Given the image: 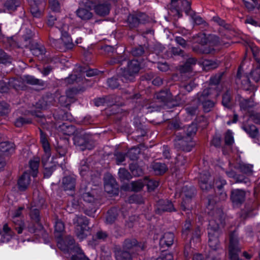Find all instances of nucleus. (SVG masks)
<instances>
[{
  "label": "nucleus",
  "mask_w": 260,
  "mask_h": 260,
  "mask_svg": "<svg viewBox=\"0 0 260 260\" xmlns=\"http://www.w3.org/2000/svg\"><path fill=\"white\" fill-rule=\"evenodd\" d=\"M213 201L209 199L208 209L210 216L209 225L207 229L208 234V245L213 251L218 250L220 247L218 237L221 233L220 225L224 223V215L221 209L217 207H213Z\"/></svg>",
  "instance_id": "obj_1"
},
{
  "label": "nucleus",
  "mask_w": 260,
  "mask_h": 260,
  "mask_svg": "<svg viewBox=\"0 0 260 260\" xmlns=\"http://www.w3.org/2000/svg\"><path fill=\"white\" fill-rule=\"evenodd\" d=\"M197 131L196 124H191L188 125L183 134L179 133L176 135L175 146L183 151H190L195 145L192 140Z\"/></svg>",
  "instance_id": "obj_2"
},
{
  "label": "nucleus",
  "mask_w": 260,
  "mask_h": 260,
  "mask_svg": "<svg viewBox=\"0 0 260 260\" xmlns=\"http://www.w3.org/2000/svg\"><path fill=\"white\" fill-rule=\"evenodd\" d=\"M140 69V63L137 60L133 59L128 61L127 67L121 69L120 80L123 82H133L135 75L138 73Z\"/></svg>",
  "instance_id": "obj_3"
},
{
  "label": "nucleus",
  "mask_w": 260,
  "mask_h": 260,
  "mask_svg": "<svg viewBox=\"0 0 260 260\" xmlns=\"http://www.w3.org/2000/svg\"><path fill=\"white\" fill-rule=\"evenodd\" d=\"M211 88L205 89L201 93L197 94L198 101L202 104L204 111L209 112L214 107L215 103L212 100L208 99L213 92Z\"/></svg>",
  "instance_id": "obj_4"
},
{
  "label": "nucleus",
  "mask_w": 260,
  "mask_h": 260,
  "mask_svg": "<svg viewBox=\"0 0 260 260\" xmlns=\"http://www.w3.org/2000/svg\"><path fill=\"white\" fill-rule=\"evenodd\" d=\"M74 144L82 151L91 150L94 147V143L90 136L87 134L81 136L76 135L74 138Z\"/></svg>",
  "instance_id": "obj_5"
},
{
  "label": "nucleus",
  "mask_w": 260,
  "mask_h": 260,
  "mask_svg": "<svg viewBox=\"0 0 260 260\" xmlns=\"http://www.w3.org/2000/svg\"><path fill=\"white\" fill-rule=\"evenodd\" d=\"M193 195L194 190L186 186H183L182 188L181 191L179 193L176 192L175 196H178L182 199L181 207L183 210L185 211L188 208L189 206L187 204L190 202Z\"/></svg>",
  "instance_id": "obj_6"
},
{
  "label": "nucleus",
  "mask_w": 260,
  "mask_h": 260,
  "mask_svg": "<svg viewBox=\"0 0 260 260\" xmlns=\"http://www.w3.org/2000/svg\"><path fill=\"white\" fill-rule=\"evenodd\" d=\"M15 145L13 143L4 142L0 143V169L5 165L4 157L14 152Z\"/></svg>",
  "instance_id": "obj_7"
},
{
  "label": "nucleus",
  "mask_w": 260,
  "mask_h": 260,
  "mask_svg": "<svg viewBox=\"0 0 260 260\" xmlns=\"http://www.w3.org/2000/svg\"><path fill=\"white\" fill-rule=\"evenodd\" d=\"M147 18L146 14L142 12H135L129 14L127 18L129 27L131 28L137 27L139 24L146 21Z\"/></svg>",
  "instance_id": "obj_8"
},
{
  "label": "nucleus",
  "mask_w": 260,
  "mask_h": 260,
  "mask_svg": "<svg viewBox=\"0 0 260 260\" xmlns=\"http://www.w3.org/2000/svg\"><path fill=\"white\" fill-rule=\"evenodd\" d=\"M171 11L174 12L179 18L181 17L182 15L181 12L184 11L187 15H192L191 13V3L187 0H181L180 5L177 7L171 8Z\"/></svg>",
  "instance_id": "obj_9"
},
{
  "label": "nucleus",
  "mask_w": 260,
  "mask_h": 260,
  "mask_svg": "<svg viewBox=\"0 0 260 260\" xmlns=\"http://www.w3.org/2000/svg\"><path fill=\"white\" fill-rule=\"evenodd\" d=\"M56 27L61 34V40L64 47L68 49H72L73 47L74 44L71 37L67 32L68 26L66 24H63L62 27H60V25H56Z\"/></svg>",
  "instance_id": "obj_10"
},
{
  "label": "nucleus",
  "mask_w": 260,
  "mask_h": 260,
  "mask_svg": "<svg viewBox=\"0 0 260 260\" xmlns=\"http://www.w3.org/2000/svg\"><path fill=\"white\" fill-rule=\"evenodd\" d=\"M176 209L172 202L169 200H159L157 203L156 212L161 214L164 212L175 211Z\"/></svg>",
  "instance_id": "obj_11"
},
{
  "label": "nucleus",
  "mask_w": 260,
  "mask_h": 260,
  "mask_svg": "<svg viewBox=\"0 0 260 260\" xmlns=\"http://www.w3.org/2000/svg\"><path fill=\"white\" fill-rule=\"evenodd\" d=\"M231 199L235 205H241L245 201V192L239 189L233 190L231 192Z\"/></svg>",
  "instance_id": "obj_12"
},
{
  "label": "nucleus",
  "mask_w": 260,
  "mask_h": 260,
  "mask_svg": "<svg viewBox=\"0 0 260 260\" xmlns=\"http://www.w3.org/2000/svg\"><path fill=\"white\" fill-rule=\"evenodd\" d=\"M62 183L64 190H74L76 186V178L73 175L66 176L62 178Z\"/></svg>",
  "instance_id": "obj_13"
},
{
  "label": "nucleus",
  "mask_w": 260,
  "mask_h": 260,
  "mask_svg": "<svg viewBox=\"0 0 260 260\" xmlns=\"http://www.w3.org/2000/svg\"><path fill=\"white\" fill-rule=\"evenodd\" d=\"M174 235L173 233H165L161 237L159 245L162 248L169 247L174 243Z\"/></svg>",
  "instance_id": "obj_14"
},
{
  "label": "nucleus",
  "mask_w": 260,
  "mask_h": 260,
  "mask_svg": "<svg viewBox=\"0 0 260 260\" xmlns=\"http://www.w3.org/2000/svg\"><path fill=\"white\" fill-rule=\"evenodd\" d=\"M30 182V177L29 174L27 172H24L18 180L17 184L18 189L20 191L25 190Z\"/></svg>",
  "instance_id": "obj_15"
},
{
  "label": "nucleus",
  "mask_w": 260,
  "mask_h": 260,
  "mask_svg": "<svg viewBox=\"0 0 260 260\" xmlns=\"http://www.w3.org/2000/svg\"><path fill=\"white\" fill-rule=\"evenodd\" d=\"M156 99L160 102L167 104L173 100L172 95L168 89L161 90L156 94Z\"/></svg>",
  "instance_id": "obj_16"
},
{
  "label": "nucleus",
  "mask_w": 260,
  "mask_h": 260,
  "mask_svg": "<svg viewBox=\"0 0 260 260\" xmlns=\"http://www.w3.org/2000/svg\"><path fill=\"white\" fill-rule=\"evenodd\" d=\"M197 63L195 58L190 57L187 59L185 63L180 67L179 71L181 74L190 73L192 70V67Z\"/></svg>",
  "instance_id": "obj_17"
},
{
  "label": "nucleus",
  "mask_w": 260,
  "mask_h": 260,
  "mask_svg": "<svg viewBox=\"0 0 260 260\" xmlns=\"http://www.w3.org/2000/svg\"><path fill=\"white\" fill-rule=\"evenodd\" d=\"M94 10L96 14L104 16L109 14L110 10V5L108 3H104L96 5Z\"/></svg>",
  "instance_id": "obj_18"
},
{
  "label": "nucleus",
  "mask_w": 260,
  "mask_h": 260,
  "mask_svg": "<svg viewBox=\"0 0 260 260\" xmlns=\"http://www.w3.org/2000/svg\"><path fill=\"white\" fill-rule=\"evenodd\" d=\"M73 223L76 224V228H89L88 218L83 216H76L73 219Z\"/></svg>",
  "instance_id": "obj_19"
},
{
  "label": "nucleus",
  "mask_w": 260,
  "mask_h": 260,
  "mask_svg": "<svg viewBox=\"0 0 260 260\" xmlns=\"http://www.w3.org/2000/svg\"><path fill=\"white\" fill-rule=\"evenodd\" d=\"M210 176L208 172H205L200 175V185L202 190H208L211 188V186L208 184Z\"/></svg>",
  "instance_id": "obj_20"
},
{
  "label": "nucleus",
  "mask_w": 260,
  "mask_h": 260,
  "mask_svg": "<svg viewBox=\"0 0 260 260\" xmlns=\"http://www.w3.org/2000/svg\"><path fill=\"white\" fill-rule=\"evenodd\" d=\"M77 15L83 20H87L92 17V14L88 9L80 8L76 11Z\"/></svg>",
  "instance_id": "obj_21"
},
{
  "label": "nucleus",
  "mask_w": 260,
  "mask_h": 260,
  "mask_svg": "<svg viewBox=\"0 0 260 260\" xmlns=\"http://www.w3.org/2000/svg\"><path fill=\"white\" fill-rule=\"evenodd\" d=\"M255 105V103L251 98L248 100L243 99L240 102L241 109L245 111H248L251 108L254 107Z\"/></svg>",
  "instance_id": "obj_22"
},
{
  "label": "nucleus",
  "mask_w": 260,
  "mask_h": 260,
  "mask_svg": "<svg viewBox=\"0 0 260 260\" xmlns=\"http://www.w3.org/2000/svg\"><path fill=\"white\" fill-rule=\"evenodd\" d=\"M152 168L154 173L157 175H161L165 173L168 169L165 164L159 162H153Z\"/></svg>",
  "instance_id": "obj_23"
},
{
  "label": "nucleus",
  "mask_w": 260,
  "mask_h": 260,
  "mask_svg": "<svg viewBox=\"0 0 260 260\" xmlns=\"http://www.w3.org/2000/svg\"><path fill=\"white\" fill-rule=\"evenodd\" d=\"M243 0L245 7L249 12L253 11L255 8L258 9L260 12V3L257 0L251 1Z\"/></svg>",
  "instance_id": "obj_24"
},
{
  "label": "nucleus",
  "mask_w": 260,
  "mask_h": 260,
  "mask_svg": "<svg viewBox=\"0 0 260 260\" xmlns=\"http://www.w3.org/2000/svg\"><path fill=\"white\" fill-rule=\"evenodd\" d=\"M40 163V159L38 157H35L30 160L29 162V167L32 170V176L34 177L37 176L38 168Z\"/></svg>",
  "instance_id": "obj_25"
},
{
  "label": "nucleus",
  "mask_w": 260,
  "mask_h": 260,
  "mask_svg": "<svg viewBox=\"0 0 260 260\" xmlns=\"http://www.w3.org/2000/svg\"><path fill=\"white\" fill-rule=\"evenodd\" d=\"M116 260H132L129 252L122 250H117L115 251Z\"/></svg>",
  "instance_id": "obj_26"
},
{
  "label": "nucleus",
  "mask_w": 260,
  "mask_h": 260,
  "mask_svg": "<svg viewBox=\"0 0 260 260\" xmlns=\"http://www.w3.org/2000/svg\"><path fill=\"white\" fill-rule=\"evenodd\" d=\"M32 54L38 57L43 58V55L45 54L46 50L43 46L37 45L30 49Z\"/></svg>",
  "instance_id": "obj_27"
},
{
  "label": "nucleus",
  "mask_w": 260,
  "mask_h": 260,
  "mask_svg": "<svg viewBox=\"0 0 260 260\" xmlns=\"http://www.w3.org/2000/svg\"><path fill=\"white\" fill-rule=\"evenodd\" d=\"M251 78L255 82L260 80V63H256L250 72Z\"/></svg>",
  "instance_id": "obj_28"
},
{
  "label": "nucleus",
  "mask_w": 260,
  "mask_h": 260,
  "mask_svg": "<svg viewBox=\"0 0 260 260\" xmlns=\"http://www.w3.org/2000/svg\"><path fill=\"white\" fill-rule=\"evenodd\" d=\"M23 80L27 84L30 85H43V81L42 80L37 79L35 78L34 76L30 75L24 76L23 78Z\"/></svg>",
  "instance_id": "obj_29"
},
{
  "label": "nucleus",
  "mask_w": 260,
  "mask_h": 260,
  "mask_svg": "<svg viewBox=\"0 0 260 260\" xmlns=\"http://www.w3.org/2000/svg\"><path fill=\"white\" fill-rule=\"evenodd\" d=\"M89 228H76L75 233L77 238L80 240H82L86 238L88 233Z\"/></svg>",
  "instance_id": "obj_30"
},
{
  "label": "nucleus",
  "mask_w": 260,
  "mask_h": 260,
  "mask_svg": "<svg viewBox=\"0 0 260 260\" xmlns=\"http://www.w3.org/2000/svg\"><path fill=\"white\" fill-rule=\"evenodd\" d=\"M117 213L116 209H111L107 212L106 222L109 224L113 223L116 219Z\"/></svg>",
  "instance_id": "obj_31"
},
{
  "label": "nucleus",
  "mask_w": 260,
  "mask_h": 260,
  "mask_svg": "<svg viewBox=\"0 0 260 260\" xmlns=\"http://www.w3.org/2000/svg\"><path fill=\"white\" fill-rule=\"evenodd\" d=\"M231 92L230 90L226 91L222 95V103L224 107L231 108Z\"/></svg>",
  "instance_id": "obj_32"
},
{
  "label": "nucleus",
  "mask_w": 260,
  "mask_h": 260,
  "mask_svg": "<svg viewBox=\"0 0 260 260\" xmlns=\"http://www.w3.org/2000/svg\"><path fill=\"white\" fill-rule=\"evenodd\" d=\"M78 201L75 199L72 198L71 200L68 202L67 206V210L69 213H73L79 208Z\"/></svg>",
  "instance_id": "obj_33"
},
{
  "label": "nucleus",
  "mask_w": 260,
  "mask_h": 260,
  "mask_svg": "<svg viewBox=\"0 0 260 260\" xmlns=\"http://www.w3.org/2000/svg\"><path fill=\"white\" fill-rule=\"evenodd\" d=\"M110 182L105 183V190L109 193H113L114 192L115 190L117 189L115 186V181L113 178H111L110 180Z\"/></svg>",
  "instance_id": "obj_34"
},
{
  "label": "nucleus",
  "mask_w": 260,
  "mask_h": 260,
  "mask_svg": "<svg viewBox=\"0 0 260 260\" xmlns=\"http://www.w3.org/2000/svg\"><path fill=\"white\" fill-rule=\"evenodd\" d=\"M243 128L252 138L256 137L258 134V130L254 125L244 126Z\"/></svg>",
  "instance_id": "obj_35"
},
{
  "label": "nucleus",
  "mask_w": 260,
  "mask_h": 260,
  "mask_svg": "<svg viewBox=\"0 0 260 260\" xmlns=\"http://www.w3.org/2000/svg\"><path fill=\"white\" fill-rule=\"evenodd\" d=\"M40 142L44 150H48L50 149L49 143L48 141L47 136L42 131H40Z\"/></svg>",
  "instance_id": "obj_36"
},
{
  "label": "nucleus",
  "mask_w": 260,
  "mask_h": 260,
  "mask_svg": "<svg viewBox=\"0 0 260 260\" xmlns=\"http://www.w3.org/2000/svg\"><path fill=\"white\" fill-rule=\"evenodd\" d=\"M43 8L39 7L34 4H31L30 12L34 17L39 18L42 16Z\"/></svg>",
  "instance_id": "obj_37"
},
{
  "label": "nucleus",
  "mask_w": 260,
  "mask_h": 260,
  "mask_svg": "<svg viewBox=\"0 0 260 260\" xmlns=\"http://www.w3.org/2000/svg\"><path fill=\"white\" fill-rule=\"evenodd\" d=\"M19 4V0H7L5 4V7L8 10L15 11Z\"/></svg>",
  "instance_id": "obj_38"
},
{
  "label": "nucleus",
  "mask_w": 260,
  "mask_h": 260,
  "mask_svg": "<svg viewBox=\"0 0 260 260\" xmlns=\"http://www.w3.org/2000/svg\"><path fill=\"white\" fill-rule=\"evenodd\" d=\"M137 241L135 239H127L123 242V248L126 250H130L137 246Z\"/></svg>",
  "instance_id": "obj_39"
},
{
  "label": "nucleus",
  "mask_w": 260,
  "mask_h": 260,
  "mask_svg": "<svg viewBox=\"0 0 260 260\" xmlns=\"http://www.w3.org/2000/svg\"><path fill=\"white\" fill-rule=\"evenodd\" d=\"M140 153V149L138 147H134L127 152V155L131 160H136Z\"/></svg>",
  "instance_id": "obj_40"
},
{
  "label": "nucleus",
  "mask_w": 260,
  "mask_h": 260,
  "mask_svg": "<svg viewBox=\"0 0 260 260\" xmlns=\"http://www.w3.org/2000/svg\"><path fill=\"white\" fill-rule=\"evenodd\" d=\"M219 63V61L211 60H205L203 62V66L206 70L214 69L218 67Z\"/></svg>",
  "instance_id": "obj_41"
},
{
  "label": "nucleus",
  "mask_w": 260,
  "mask_h": 260,
  "mask_svg": "<svg viewBox=\"0 0 260 260\" xmlns=\"http://www.w3.org/2000/svg\"><path fill=\"white\" fill-rule=\"evenodd\" d=\"M29 215L30 216L31 219L35 222L38 225L41 227V225L39 224L40 221V212L39 210L36 208L30 209Z\"/></svg>",
  "instance_id": "obj_42"
},
{
  "label": "nucleus",
  "mask_w": 260,
  "mask_h": 260,
  "mask_svg": "<svg viewBox=\"0 0 260 260\" xmlns=\"http://www.w3.org/2000/svg\"><path fill=\"white\" fill-rule=\"evenodd\" d=\"M242 87L245 90H250L255 91L257 90V86L252 85L251 82L248 79L243 80L242 82Z\"/></svg>",
  "instance_id": "obj_43"
},
{
  "label": "nucleus",
  "mask_w": 260,
  "mask_h": 260,
  "mask_svg": "<svg viewBox=\"0 0 260 260\" xmlns=\"http://www.w3.org/2000/svg\"><path fill=\"white\" fill-rule=\"evenodd\" d=\"M132 190L135 192L140 191L144 186V183L142 180L132 182L131 183Z\"/></svg>",
  "instance_id": "obj_44"
},
{
  "label": "nucleus",
  "mask_w": 260,
  "mask_h": 260,
  "mask_svg": "<svg viewBox=\"0 0 260 260\" xmlns=\"http://www.w3.org/2000/svg\"><path fill=\"white\" fill-rule=\"evenodd\" d=\"M253 56L256 63H260V50L256 46L252 45L250 47Z\"/></svg>",
  "instance_id": "obj_45"
},
{
  "label": "nucleus",
  "mask_w": 260,
  "mask_h": 260,
  "mask_svg": "<svg viewBox=\"0 0 260 260\" xmlns=\"http://www.w3.org/2000/svg\"><path fill=\"white\" fill-rule=\"evenodd\" d=\"M145 183L149 191L154 190L159 185L158 181L148 179H146Z\"/></svg>",
  "instance_id": "obj_46"
},
{
  "label": "nucleus",
  "mask_w": 260,
  "mask_h": 260,
  "mask_svg": "<svg viewBox=\"0 0 260 260\" xmlns=\"http://www.w3.org/2000/svg\"><path fill=\"white\" fill-rule=\"evenodd\" d=\"M31 123V119L30 118H26L24 117H19L17 118L15 122V125L17 127H21L24 124H29Z\"/></svg>",
  "instance_id": "obj_47"
},
{
  "label": "nucleus",
  "mask_w": 260,
  "mask_h": 260,
  "mask_svg": "<svg viewBox=\"0 0 260 260\" xmlns=\"http://www.w3.org/2000/svg\"><path fill=\"white\" fill-rule=\"evenodd\" d=\"M118 175L121 180H128L131 178L129 173L124 168L119 170Z\"/></svg>",
  "instance_id": "obj_48"
},
{
  "label": "nucleus",
  "mask_w": 260,
  "mask_h": 260,
  "mask_svg": "<svg viewBox=\"0 0 260 260\" xmlns=\"http://www.w3.org/2000/svg\"><path fill=\"white\" fill-rule=\"evenodd\" d=\"M56 21V18L55 16L51 15L48 17V24L51 26L55 25V27L56 28H58L56 27V25H60V27H62L63 25L65 24L63 22L61 21V22H55V21Z\"/></svg>",
  "instance_id": "obj_49"
},
{
  "label": "nucleus",
  "mask_w": 260,
  "mask_h": 260,
  "mask_svg": "<svg viewBox=\"0 0 260 260\" xmlns=\"http://www.w3.org/2000/svg\"><path fill=\"white\" fill-rule=\"evenodd\" d=\"M226 184V182L225 180L221 177H218L215 180L214 186L215 188L218 189L219 191H220L222 187Z\"/></svg>",
  "instance_id": "obj_50"
},
{
  "label": "nucleus",
  "mask_w": 260,
  "mask_h": 260,
  "mask_svg": "<svg viewBox=\"0 0 260 260\" xmlns=\"http://www.w3.org/2000/svg\"><path fill=\"white\" fill-rule=\"evenodd\" d=\"M128 201L129 203H136L138 204L143 203V199L142 196L138 194H134L131 196Z\"/></svg>",
  "instance_id": "obj_51"
},
{
  "label": "nucleus",
  "mask_w": 260,
  "mask_h": 260,
  "mask_svg": "<svg viewBox=\"0 0 260 260\" xmlns=\"http://www.w3.org/2000/svg\"><path fill=\"white\" fill-rule=\"evenodd\" d=\"M11 62V58L3 50L0 49V63L6 64Z\"/></svg>",
  "instance_id": "obj_52"
},
{
  "label": "nucleus",
  "mask_w": 260,
  "mask_h": 260,
  "mask_svg": "<svg viewBox=\"0 0 260 260\" xmlns=\"http://www.w3.org/2000/svg\"><path fill=\"white\" fill-rule=\"evenodd\" d=\"M107 83L109 87L113 89L118 88L120 85L119 79L116 78L109 79Z\"/></svg>",
  "instance_id": "obj_53"
},
{
  "label": "nucleus",
  "mask_w": 260,
  "mask_h": 260,
  "mask_svg": "<svg viewBox=\"0 0 260 260\" xmlns=\"http://www.w3.org/2000/svg\"><path fill=\"white\" fill-rule=\"evenodd\" d=\"M3 236L4 237L7 236V240H9L13 235V232H12L11 229L8 226L7 224H5L3 228L2 231Z\"/></svg>",
  "instance_id": "obj_54"
},
{
  "label": "nucleus",
  "mask_w": 260,
  "mask_h": 260,
  "mask_svg": "<svg viewBox=\"0 0 260 260\" xmlns=\"http://www.w3.org/2000/svg\"><path fill=\"white\" fill-rule=\"evenodd\" d=\"M50 8L54 12H58L60 10V4L57 0H50L49 2Z\"/></svg>",
  "instance_id": "obj_55"
},
{
  "label": "nucleus",
  "mask_w": 260,
  "mask_h": 260,
  "mask_svg": "<svg viewBox=\"0 0 260 260\" xmlns=\"http://www.w3.org/2000/svg\"><path fill=\"white\" fill-rule=\"evenodd\" d=\"M224 141L226 145H232L234 142V138L232 132L230 130H228L224 136Z\"/></svg>",
  "instance_id": "obj_56"
},
{
  "label": "nucleus",
  "mask_w": 260,
  "mask_h": 260,
  "mask_svg": "<svg viewBox=\"0 0 260 260\" xmlns=\"http://www.w3.org/2000/svg\"><path fill=\"white\" fill-rule=\"evenodd\" d=\"M43 166L44 168V177L46 178H49L51 175L52 172L54 170V166L52 164L49 165H45Z\"/></svg>",
  "instance_id": "obj_57"
},
{
  "label": "nucleus",
  "mask_w": 260,
  "mask_h": 260,
  "mask_svg": "<svg viewBox=\"0 0 260 260\" xmlns=\"http://www.w3.org/2000/svg\"><path fill=\"white\" fill-rule=\"evenodd\" d=\"M44 154L42 156V161L43 166H47L50 165L51 163H49L48 161L51 156L50 149L48 150H44Z\"/></svg>",
  "instance_id": "obj_58"
},
{
  "label": "nucleus",
  "mask_w": 260,
  "mask_h": 260,
  "mask_svg": "<svg viewBox=\"0 0 260 260\" xmlns=\"http://www.w3.org/2000/svg\"><path fill=\"white\" fill-rule=\"evenodd\" d=\"M81 78L78 77L76 75H71L65 79V82L67 84H72L75 82H78L80 81Z\"/></svg>",
  "instance_id": "obj_59"
},
{
  "label": "nucleus",
  "mask_w": 260,
  "mask_h": 260,
  "mask_svg": "<svg viewBox=\"0 0 260 260\" xmlns=\"http://www.w3.org/2000/svg\"><path fill=\"white\" fill-rule=\"evenodd\" d=\"M82 197L83 200L87 203H93L95 201L94 196L89 192L83 193Z\"/></svg>",
  "instance_id": "obj_60"
},
{
  "label": "nucleus",
  "mask_w": 260,
  "mask_h": 260,
  "mask_svg": "<svg viewBox=\"0 0 260 260\" xmlns=\"http://www.w3.org/2000/svg\"><path fill=\"white\" fill-rule=\"evenodd\" d=\"M54 228L55 232L61 233L64 230V223L60 220L57 219L55 221Z\"/></svg>",
  "instance_id": "obj_61"
},
{
  "label": "nucleus",
  "mask_w": 260,
  "mask_h": 260,
  "mask_svg": "<svg viewBox=\"0 0 260 260\" xmlns=\"http://www.w3.org/2000/svg\"><path fill=\"white\" fill-rule=\"evenodd\" d=\"M144 53L143 47L140 46L136 47L132 50V54L134 56L138 57L142 55Z\"/></svg>",
  "instance_id": "obj_62"
},
{
  "label": "nucleus",
  "mask_w": 260,
  "mask_h": 260,
  "mask_svg": "<svg viewBox=\"0 0 260 260\" xmlns=\"http://www.w3.org/2000/svg\"><path fill=\"white\" fill-rule=\"evenodd\" d=\"M61 127L63 131H64L65 128H67V131L64 132L66 135H71L75 133V128L72 125H67L65 123H63Z\"/></svg>",
  "instance_id": "obj_63"
},
{
  "label": "nucleus",
  "mask_w": 260,
  "mask_h": 260,
  "mask_svg": "<svg viewBox=\"0 0 260 260\" xmlns=\"http://www.w3.org/2000/svg\"><path fill=\"white\" fill-rule=\"evenodd\" d=\"M89 170V166L87 165L85 161L83 160L81 162V166L80 168V174L82 176L86 175V173Z\"/></svg>",
  "instance_id": "obj_64"
}]
</instances>
